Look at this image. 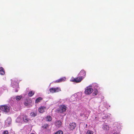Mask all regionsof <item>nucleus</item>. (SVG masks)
Returning <instances> with one entry per match:
<instances>
[{
  "instance_id": "nucleus-1",
  "label": "nucleus",
  "mask_w": 134,
  "mask_h": 134,
  "mask_svg": "<svg viewBox=\"0 0 134 134\" xmlns=\"http://www.w3.org/2000/svg\"><path fill=\"white\" fill-rule=\"evenodd\" d=\"M67 107L65 105H60L58 111L60 113H63L66 111Z\"/></svg>"
},
{
  "instance_id": "nucleus-2",
  "label": "nucleus",
  "mask_w": 134,
  "mask_h": 134,
  "mask_svg": "<svg viewBox=\"0 0 134 134\" xmlns=\"http://www.w3.org/2000/svg\"><path fill=\"white\" fill-rule=\"evenodd\" d=\"M93 91V89L89 87H86L85 89V93L86 94L89 95L91 94Z\"/></svg>"
},
{
  "instance_id": "nucleus-3",
  "label": "nucleus",
  "mask_w": 134,
  "mask_h": 134,
  "mask_svg": "<svg viewBox=\"0 0 134 134\" xmlns=\"http://www.w3.org/2000/svg\"><path fill=\"white\" fill-rule=\"evenodd\" d=\"M21 118L23 119V122L25 123H27L30 120V119L28 118L27 116L25 114L21 115Z\"/></svg>"
},
{
  "instance_id": "nucleus-4",
  "label": "nucleus",
  "mask_w": 134,
  "mask_h": 134,
  "mask_svg": "<svg viewBox=\"0 0 134 134\" xmlns=\"http://www.w3.org/2000/svg\"><path fill=\"white\" fill-rule=\"evenodd\" d=\"M82 78H81L80 77H78L76 78H72L71 81L74 82L76 83H79L82 80Z\"/></svg>"
},
{
  "instance_id": "nucleus-5",
  "label": "nucleus",
  "mask_w": 134,
  "mask_h": 134,
  "mask_svg": "<svg viewBox=\"0 0 134 134\" xmlns=\"http://www.w3.org/2000/svg\"><path fill=\"white\" fill-rule=\"evenodd\" d=\"M0 109L5 112L7 113L9 110V108L6 105H2L0 107Z\"/></svg>"
},
{
  "instance_id": "nucleus-6",
  "label": "nucleus",
  "mask_w": 134,
  "mask_h": 134,
  "mask_svg": "<svg viewBox=\"0 0 134 134\" xmlns=\"http://www.w3.org/2000/svg\"><path fill=\"white\" fill-rule=\"evenodd\" d=\"M79 77L82 78V79H84L86 76V73L85 71L83 70H81L79 74Z\"/></svg>"
},
{
  "instance_id": "nucleus-7",
  "label": "nucleus",
  "mask_w": 134,
  "mask_h": 134,
  "mask_svg": "<svg viewBox=\"0 0 134 134\" xmlns=\"http://www.w3.org/2000/svg\"><path fill=\"white\" fill-rule=\"evenodd\" d=\"M76 124L75 122L70 123L69 125V128L71 130L75 129L76 127Z\"/></svg>"
},
{
  "instance_id": "nucleus-8",
  "label": "nucleus",
  "mask_w": 134,
  "mask_h": 134,
  "mask_svg": "<svg viewBox=\"0 0 134 134\" xmlns=\"http://www.w3.org/2000/svg\"><path fill=\"white\" fill-rule=\"evenodd\" d=\"M59 90L60 91V90L58 87H57L55 88H50L49 90L50 92L51 93L58 92H59Z\"/></svg>"
},
{
  "instance_id": "nucleus-9",
  "label": "nucleus",
  "mask_w": 134,
  "mask_h": 134,
  "mask_svg": "<svg viewBox=\"0 0 134 134\" xmlns=\"http://www.w3.org/2000/svg\"><path fill=\"white\" fill-rule=\"evenodd\" d=\"M66 80V78L65 77H62L59 79L55 81L54 82L55 83H59L65 81Z\"/></svg>"
},
{
  "instance_id": "nucleus-10",
  "label": "nucleus",
  "mask_w": 134,
  "mask_h": 134,
  "mask_svg": "<svg viewBox=\"0 0 134 134\" xmlns=\"http://www.w3.org/2000/svg\"><path fill=\"white\" fill-rule=\"evenodd\" d=\"M46 109V107L44 106H41L38 109V111L40 113H42L44 112V110Z\"/></svg>"
},
{
  "instance_id": "nucleus-11",
  "label": "nucleus",
  "mask_w": 134,
  "mask_h": 134,
  "mask_svg": "<svg viewBox=\"0 0 134 134\" xmlns=\"http://www.w3.org/2000/svg\"><path fill=\"white\" fill-rule=\"evenodd\" d=\"M62 122L58 120L55 122V125L57 127L59 128L62 125Z\"/></svg>"
},
{
  "instance_id": "nucleus-12",
  "label": "nucleus",
  "mask_w": 134,
  "mask_h": 134,
  "mask_svg": "<svg viewBox=\"0 0 134 134\" xmlns=\"http://www.w3.org/2000/svg\"><path fill=\"white\" fill-rule=\"evenodd\" d=\"M5 74L4 70L3 68L2 67H0V74L3 75Z\"/></svg>"
},
{
  "instance_id": "nucleus-13",
  "label": "nucleus",
  "mask_w": 134,
  "mask_h": 134,
  "mask_svg": "<svg viewBox=\"0 0 134 134\" xmlns=\"http://www.w3.org/2000/svg\"><path fill=\"white\" fill-rule=\"evenodd\" d=\"M52 120V118L51 116L49 115H48L46 117V120L48 122L51 121Z\"/></svg>"
},
{
  "instance_id": "nucleus-14",
  "label": "nucleus",
  "mask_w": 134,
  "mask_h": 134,
  "mask_svg": "<svg viewBox=\"0 0 134 134\" xmlns=\"http://www.w3.org/2000/svg\"><path fill=\"white\" fill-rule=\"evenodd\" d=\"M42 99L43 98H42L41 97H39L36 99L35 101V103H38V102H40Z\"/></svg>"
},
{
  "instance_id": "nucleus-15",
  "label": "nucleus",
  "mask_w": 134,
  "mask_h": 134,
  "mask_svg": "<svg viewBox=\"0 0 134 134\" xmlns=\"http://www.w3.org/2000/svg\"><path fill=\"white\" fill-rule=\"evenodd\" d=\"M103 128L105 130H108L109 129V127L108 125H105L103 126Z\"/></svg>"
},
{
  "instance_id": "nucleus-16",
  "label": "nucleus",
  "mask_w": 134,
  "mask_h": 134,
  "mask_svg": "<svg viewBox=\"0 0 134 134\" xmlns=\"http://www.w3.org/2000/svg\"><path fill=\"white\" fill-rule=\"evenodd\" d=\"M35 92L32 91L29 92L28 93V95L30 97L32 96L34 94Z\"/></svg>"
},
{
  "instance_id": "nucleus-17",
  "label": "nucleus",
  "mask_w": 134,
  "mask_h": 134,
  "mask_svg": "<svg viewBox=\"0 0 134 134\" xmlns=\"http://www.w3.org/2000/svg\"><path fill=\"white\" fill-rule=\"evenodd\" d=\"M49 127V126L48 125V124H44L42 126V127L43 129H46L47 127Z\"/></svg>"
},
{
  "instance_id": "nucleus-18",
  "label": "nucleus",
  "mask_w": 134,
  "mask_h": 134,
  "mask_svg": "<svg viewBox=\"0 0 134 134\" xmlns=\"http://www.w3.org/2000/svg\"><path fill=\"white\" fill-rule=\"evenodd\" d=\"M30 115L31 117H35L37 115V113H36L32 112L30 113Z\"/></svg>"
},
{
  "instance_id": "nucleus-19",
  "label": "nucleus",
  "mask_w": 134,
  "mask_h": 134,
  "mask_svg": "<svg viewBox=\"0 0 134 134\" xmlns=\"http://www.w3.org/2000/svg\"><path fill=\"white\" fill-rule=\"evenodd\" d=\"M98 93V91L97 89L94 90V91L93 93V95L94 96L96 95Z\"/></svg>"
},
{
  "instance_id": "nucleus-20",
  "label": "nucleus",
  "mask_w": 134,
  "mask_h": 134,
  "mask_svg": "<svg viewBox=\"0 0 134 134\" xmlns=\"http://www.w3.org/2000/svg\"><path fill=\"white\" fill-rule=\"evenodd\" d=\"M22 97L21 96H18L16 97V99L17 100H20Z\"/></svg>"
},
{
  "instance_id": "nucleus-21",
  "label": "nucleus",
  "mask_w": 134,
  "mask_h": 134,
  "mask_svg": "<svg viewBox=\"0 0 134 134\" xmlns=\"http://www.w3.org/2000/svg\"><path fill=\"white\" fill-rule=\"evenodd\" d=\"M54 134H63V132L62 130H59Z\"/></svg>"
},
{
  "instance_id": "nucleus-22",
  "label": "nucleus",
  "mask_w": 134,
  "mask_h": 134,
  "mask_svg": "<svg viewBox=\"0 0 134 134\" xmlns=\"http://www.w3.org/2000/svg\"><path fill=\"white\" fill-rule=\"evenodd\" d=\"M93 132L91 130H88V131L86 133V134H93Z\"/></svg>"
},
{
  "instance_id": "nucleus-23",
  "label": "nucleus",
  "mask_w": 134,
  "mask_h": 134,
  "mask_svg": "<svg viewBox=\"0 0 134 134\" xmlns=\"http://www.w3.org/2000/svg\"><path fill=\"white\" fill-rule=\"evenodd\" d=\"M3 134H9L8 132L7 131H4Z\"/></svg>"
},
{
  "instance_id": "nucleus-24",
  "label": "nucleus",
  "mask_w": 134,
  "mask_h": 134,
  "mask_svg": "<svg viewBox=\"0 0 134 134\" xmlns=\"http://www.w3.org/2000/svg\"><path fill=\"white\" fill-rule=\"evenodd\" d=\"M113 134H119V133H114Z\"/></svg>"
},
{
  "instance_id": "nucleus-25",
  "label": "nucleus",
  "mask_w": 134,
  "mask_h": 134,
  "mask_svg": "<svg viewBox=\"0 0 134 134\" xmlns=\"http://www.w3.org/2000/svg\"><path fill=\"white\" fill-rule=\"evenodd\" d=\"M80 116H82V114H80Z\"/></svg>"
},
{
  "instance_id": "nucleus-26",
  "label": "nucleus",
  "mask_w": 134,
  "mask_h": 134,
  "mask_svg": "<svg viewBox=\"0 0 134 134\" xmlns=\"http://www.w3.org/2000/svg\"><path fill=\"white\" fill-rule=\"evenodd\" d=\"M30 134H35L34 133H31Z\"/></svg>"
},
{
  "instance_id": "nucleus-27",
  "label": "nucleus",
  "mask_w": 134,
  "mask_h": 134,
  "mask_svg": "<svg viewBox=\"0 0 134 134\" xmlns=\"http://www.w3.org/2000/svg\"><path fill=\"white\" fill-rule=\"evenodd\" d=\"M16 92H18V90H16L15 91Z\"/></svg>"
}]
</instances>
